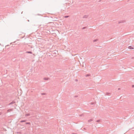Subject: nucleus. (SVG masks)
<instances>
[{
    "label": "nucleus",
    "instance_id": "15",
    "mask_svg": "<svg viewBox=\"0 0 134 134\" xmlns=\"http://www.w3.org/2000/svg\"><path fill=\"white\" fill-rule=\"evenodd\" d=\"M90 76V75L89 74H88L86 75V77H87V76Z\"/></svg>",
    "mask_w": 134,
    "mask_h": 134
},
{
    "label": "nucleus",
    "instance_id": "24",
    "mask_svg": "<svg viewBox=\"0 0 134 134\" xmlns=\"http://www.w3.org/2000/svg\"><path fill=\"white\" fill-rule=\"evenodd\" d=\"M118 89V90H120V89L119 88Z\"/></svg>",
    "mask_w": 134,
    "mask_h": 134
},
{
    "label": "nucleus",
    "instance_id": "27",
    "mask_svg": "<svg viewBox=\"0 0 134 134\" xmlns=\"http://www.w3.org/2000/svg\"><path fill=\"white\" fill-rule=\"evenodd\" d=\"M1 113H0V115H1Z\"/></svg>",
    "mask_w": 134,
    "mask_h": 134
},
{
    "label": "nucleus",
    "instance_id": "18",
    "mask_svg": "<svg viewBox=\"0 0 134 134\" xmlns=\"http://www.w3.org/2000/svg\"><path fill=\"white\" fill-rule=\"evenodd\" d=\"M86 28V27H83L82 28V29H85V28Z\"/></svg>",
    "mask_w": 134,
    "mask_h": 134
},
{
    "label": "nucleus",
    "instance_id": "10",
    "mask_svg": "<svg viewBox=\"0 0 134 134\" xmlns=\"http://www.w3.org/2000/svg\"><path fill=\"white\" fill-rule=\"evenodd\" d=\"M30 115V114H25V116H29Z\"/></svg>",
    "mask_w": 134,
    "mask_h": 134
},
{
    "label": "nucleus",
    "instance_id": "12",
    "mask_svg": "<svg viewBox=\"0 0 134 134\" xmlns=\"http://www.w3.org/2000/svg\"><path fill=\"white\" fill-rule=\"evenodd\" d=\"M42 95H44L46 94V93H42L41 94Z\"/></svg>",
    "mask_w": 134,
    "mask_h": 134
},
{
    "label": "nucleus",
    "instance_id": "25",
    "mask_svg": "<svg viewBox=\"0 0 134 134\" xmlns=\"http://www.w3.org/2000/svg\"><path fill=\"white\" fill-rule=\"evenodd\" d=\"M22 13H23V12H22V13H21V14H22Z\"/></svg>",
    "mask_w": 134,
    "mask_h": 134
},
{
    "label": "nucleus",
    "instance_id": "3",
    "mask_svg": "<svg viewBox=\"0 0 134 134\" xmlns=\"http://www.w3.org/2000/svg\"><path fill=\"white\" fill-rule=\"evenodd\" d=\"M49 78H46L45 77L44 78V79L45 80H48L49 79Z\"/></svg>",
    "mask_w": 134,
    "mask_h": 134
},
{
    "label": "nucleus",
    "instance_id": "23",
    "mask_svg": "<svg viewBox=\"0 0 134 134\" xmlns=\"http://www.w3.org/2000/svg\"><path fill=\"white\" fill-rule=\"evenodd\" d=\"M72 134H75L74 133H72Z\"/></svg>",
    "mask_w": 134,
    "mask_h": 134
},
{
    "label": "nucleus",
    "instance_id": "8",
    "mask_svg": "<svg viewBox=\"0 0 134 134\" xmlns=\"http://www.w3.org/2000/svg\"><path fill=\"white\" fill-rule=\"evenodd\" d=\"M26 121V120H21L20 121V122H25Z\"/></svg>",
    "mask_w": 134,
    "mask_h": 134
},
{
    "label": "nucleus",
    "instance_id": "19",
    "mask_svg": "<svg viewBox=\"0 0 134 134\" xmlns=\"http://www.w3.org/2000/svg\"><path fill=\"white\" fill-rule=\"evenodd\" d=\"M132 87H134V85H133L132 86Z\"/></svg>",
    "mask_w": 134,
    "mask_h": 134
},
{
    "label": "nucleus",
    "instance_id": "1",
    "mask_svg": "<svg viewBox=\"0 0 134 134\" xmlns=\"http://www.w3.org/2000/svg\"><path fill=\"white\" fill-rule=\"evenodd\" d=\"M15 102L14 101H13L11 102L9 104V105H11L12 104H14L15 103Z\"/></svg>",
    "mask_w": 134,
    "mask_h": 134
},
{
    "label": "nucleus",
    "instance_id": "13",
    "mask_svg": "<svg viewBox=\"0 0 134 134\" xmlns=\"http://www.w3.org/2000/svg\"><path fill=\"white\" fill-rule=\"evenodd\" d=\"M26 124H30V122H26Z\"/></svg>",
    "mask_w": 134,
    "mask_h": 134
},
{
    "label": "nucleus",
    "instance_id": "9",
    "mask_svg": "<svg viewBox=\"0 0 134 134\" xmlns=\"http://www.w3.org/2000/svg\"><path fill=\"white\" fill-rule=\"evenodd\" d=\"M100 120H97L96 122H99L100 121Z\"/></svg>",
    "mask_w": 134,
    "mask_h": 134
},
{
    "label": "nucleus",
    "instance_id": "20",
    "mask_svg": "<svg viewBox=\"0 0 134 134\" xmlns=\"http://www.w3.org/2000/svg\"><path fill=\"white\" fill-rule=\"evenodd\" d=\"M94 104V103H92L91 104Z\"/></svg>",
    "mask_w": 134,
    "mask_h": 134
},
{
    "label": "nucleus",
    "instance_id": "22",
    "mask_svg": "<svg viewBox=\"0 0 134 134\" xmlns=\"http://www.w3.org/2000/svg\"><path fill=\"white\" fill-rule=\"evenodd\" d=\"M82 115H80V116H82Z\"/></svg>",
    "mask_w": 134,
    "mask_h": 134
},
{
    "label": "nucleus",
    "instance_id": "16",
    "mask_svg": "<svg viewBox=\"0 0 134 134\" xmlns=\"http://www.w3.org/2000/svg\"><path fill=\"white\" fill-rule=\"evenodd\" d=\"M123 21H120V22H119V23H123Z\"/></svg>",
    "mask_w": 134,
    "mask_h": 134
},
{
    "label": "nucleus",
    "instance_id": "6",
    "mask_svg": "<svg viewBox=\"0 0 134 134\" xmlns=\"http://www.w3.org/2000/svg\"><path fill=\"white\" fill-rule=\"evenodd\" d=\"M13 109H8V110H7V111L8 112H9V111H12V110H13Z\"/></svg>",
    "mask_w": 134,
    "mask_h": 134
},
{
    "label": "nucleus",
    "instance_id": "21",
    "mask_svg": "<svg viewBox=\"0 0 134 134\" xmlns=\"http://www.w3.org/2000/svg\"><path fill=\"white\" fill-rule=\"evenodd\" d=\"M77 80H77V79H76V80H75V81H77Z\"/></svg>",
    "mask_w": 134,
    "mask_h": 134
},
{
    "label": "nucleus",
    "instance_id": "2",
    "mask_svg": "<svg viewBox=\"0 0 134 134\" xmlns=\"http://www.w3.org/2000/svg\"><path fill=\"white\" fill-rule=\"evenodd\" d=\"M88 17V15H85L83 16V18H87Z\"/></svg>",
    "mask_w": 134,
    "mask_h": 134
},
{
    "label": "nucleus",
    "instance_id": "11",
    "mask_svg": "<svg viewBox=\"0 0 134 134\" xmlns=\"http://www.w3.org/2000/svg\"><path fill=\"white\" fill-rule=\"evenodd\" d=\"M97 40H98L97 39H95V40H93V42H96L97 41Z\"/></svg>",
    "mask_w": 134,
    "mask_h": 134
},
{
    "label": "nucleus",
    "instance_id": "5",
    "mask_svg": "<svg viewBox=\"0 0 134 134\" xmlns=\"http://www.w3.org/2000/svg\"><path fill=\"white\" fill-rule=\"evenodd\" d=\"M93 121V120L92 119H90V120H88V122H91L92 121Z\"/></svg>",
    "mask_w": 134,
    "mask_h": 134
},
{
    "label": "nucleus",
    "instance_id": "17",
    "mask_svg": "<svg viewBox=\"0 0 134 134\" xmlns=\"http://www.w3.org/2000/svg\"><path fill=\"white\" fill-rule=\"evenodd\" d=\"M109 93H107V95H109Z\"/></svg>",
    "mask_w": 134,
    "mask_h": 134
},
{
    "label": "nucleus",
    "instance_id": "4",
    "mask_svg": "<svg viewBox=\"0 0 134 134\" xmlns=\"http://www.w3.org/2000/svg\"><path fill=\"white\" fill-rule=\"evenodd\" d=\"M26 53H30V54H32V52L31 51H27L26 52Z\"/></svg>",
    "mask_w": 134,
    "mask_h": 134
},
{
    "label": "nucleus",
    "instance_id": "26",
    "mask_svg": "<svg viewBox=\"0 0 134 134\" xmlns=\"http://www.w3.org/2000/svg\"><path fill=\"white\" fill-rule=\"evenodd\" d=\"M75 97H77V96H75Z\"/></svg>",
    "mask_w": 134,
    "mask_h": 134
},
{
    "label": "nucleus",
    "instance_id": "7",
    "mask_svg": "<svg viewBox=\"0 0 134 134\" xmlns=\"http://www.w3.org/2000/svg\"><path fill=\"white\" fill-rule=\"evenodd\" d=\"M128 48L130 49H133V48L131 46H130L128 47Z\"/></svg>",
    "mask_w": 134,
    "mask_h": 134
},
{
    "label": "nucleus",
    "instance_id": "14",
    "mask_svg": "<svg viewBox=\"0 0 134 134\" xmlns=\"http://www.w3.org/2000/svg\"><path fill=\"white\" fill-rule=\"evenodd\" d=\"M69 17V16H64V18H68Z\"/></svg>",
    "mask_w": 134,
    "mask_h": 134
}]
</instances>
